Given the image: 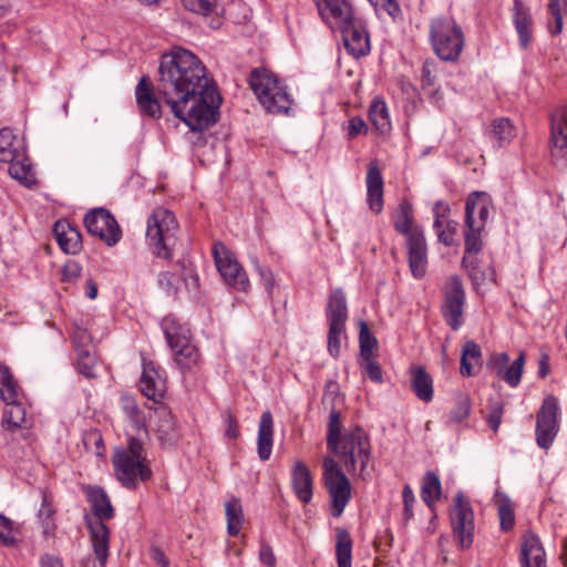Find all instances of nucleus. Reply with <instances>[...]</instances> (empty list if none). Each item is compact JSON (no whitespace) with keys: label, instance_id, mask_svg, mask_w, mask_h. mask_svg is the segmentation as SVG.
Here are the masks:
<instances>
[{"label":"nucleus","instance_id":"a18cd8bd","mask_svg":"<svg viewBox=\"0 0 567 567\" xmlns=\"http://www.w3.org/2000/svg\"><path fill=\"white\" fill-rule=\"evenodd\" d=\"M360 359H369L373 357V349L377 348V338L369 331L364 321L360 322L359 331Z\"/></svg>","mask_w":567,"mask_h":567},{"label":"nucleus","instance_id":"e433bc0d","mask_svg":"<svg viewBox=\"0 0 567 567\" xmlns=\"http://www.w3.org/2000/svg\"><path fill=\"white\" fill-rule=\"evenodd\" d=\"M481 359V349L474 341L464 343L461 355L460 372L463 377H471L475 374L474 364L478 363Z\"/></svg>","mask_w":567,"mask_h":567},{"label":"nucleus","instance_id":"f3484780","mask_svg":"<svg viewBox=\"0 0 567 567\" xmlns=\"http://www.w3.org/2000/svg\"><path fill=\"white\" fill-rule=\"evenodd\" d=\"M347 52L355 59L370 52V38L361 19L354 18L351 23L340 29Z\"/></svg>","mask_w":567,"mask_h":567},{"label":"nucleus","instance_id":"1a4fd4ad","mask_svg":"<svg viewBox=\"0 0 567 567\" xmlns=\"http://www.w3.org/2000/svg\"><path fill=\"white\" fill-rule=\"evenodd\" d=\"M323 482L331 499V515L339 517L351 498V483L332 457L323 458Z\"/></svg>","mask_w":567,"mask_h":567},{"label":"nucleus","instance_id":"338daca9","mask_svg":"<svg viewBox=\"0 0 567 567\" xmlns=\"http://www.w3.org/2000/svg\"><path fill=\"white\" fill-rule=\"evenodd\" d=\"M367 132L368 126L361 117H353L349 121L348 135L350 138Z\"/></svg>","mask_w":567,"mask_h":567},{"label":"nucleus","instance_id":"37998d69","mask_svg":"<svg viewBox=\"0 0 567 567\" xmlns=\"http://www.w3.org/2000/svg\"><path fill=\"white\" fill-rule=\"evenodd\" d=\"M9 408L4 411L2 417V427L4 430H16L22 426L24 422V409L17 402L8 404Z\"/></svg>","mask_w":567,"mask_h":567},{"label":"nucleus","instance_id":"2eb2a0df","mask_svg":"<svg viewBox=\"0 0 567 567\" xmlns=\"http://www.w3.org/2000/svg\"><path fill=\"white\" fill-rule=\"evenodd\" d=\"M465 291L461 279L452 277L444 290V302L441 307L446 324L454 331L463 326V308Z\"/></svg>","mask_w":567,"mask_h":567},{"label":"nucleus","instance_id":"8fccbe9b","mask_svg":"<svg viewBox=\"0 0 567 567\" xmlns=\"http://www.w3.org/2000/svg\"><path fill=\"white\" fill-rule=\"evenodd\" d=\"M517 127L509 118H498V147L508 145L517 136Z\"/></svg>","mask_w":567,"mask_h":567},{"label":"nucleus","instance_id":"09e8293b","mask_svg":"<svg viewBox=\"0 0 567 567\" xmlns=\"http://www.w3.org/2000/svg\"><path fill=\"white\" fill-rule=\"evenodd\" d=\"M121 404L125 414L135 424L137 429L144 426L143 413L140 410L136 400L133 396L128 394H123L121 398Z\"/></svg>","mask_w":567,"mask_h":567},{"label":"nucleus","instance_id":"393cba45","mask_svg":"<svg viewBox=\"0 0 567 567\" xmlns=\"http://www.w3.org/2000/svg\"><path fill=\"white\" fill-rule=\"evenodd\" d=\"M326 316L329 327L346 328L348 320V306L346 295L341 288L331 290L328 297Z\"/></svg>","mask_w":567,"mask_h":567},{"label":"nucleus","instance_id":"f8f14e48","mask_svg":"<svg viewBox=\"0 0 567 567\" xmlns=\"http://www.w3.org/2000/svg\"><path fill=\"white\" fill-rule=\"evenodd\" d=\"M213 256L217 270L225 282L237 290L247 291L250 286L249 279L234 254L224 244L215 243Z\"/></svg>","mask_w":567,"mask_h":567},{"label":"nucleus","instance_id":"bf43d9fd","mask_svg":"<svg viewBox=\"0 0 567 567\" xmlns=\"http://www.w3.org/2000/svg\"><path fill=\"white\" fill-rule=\"evenodd\" d=\"M450 212H451V208L446 203H444L443 200H437L433 207V215H434L433 227H439L440 223H443L444 220L450 219V217H449Z\"/></svg>","mask_w":567,"mask_h":567},{"label":"nucleus","instance_id":"f257e3e1","mask_svg":"<svg viewBox=\"0 0 567 567\" xmlns=\"http://www.w3.org/2000/svg\"><path fill=\"white\" fill-rule=\"evenodd\" d=\"M156 92L192 131L207 130L218 120L220 94L203 62L186 49L174 48L161 56Z\"/></svg>","mask_w":567,"mask_h":567},{"label":"nucleus","instance_id":"f03ea898","mask_svg":"<svg viewBox=\"0 0 567 567\" xmlns=\"http://www.w3.org/2000/svg\"><path fill=\"white\" fill-rule=\"evenodd\" d=\"M91 513L84 514V522L90 533V539L99 564L106 565L110 548V529L104 520L114 517V508L106 492L100 486L84 488Z\"/></svg>","mask_w":567,"mask_h":567},{"label":"nucleus","instance_id":"39448f33","mask_svg":"<svg viewBox=\"0 0 567 567\" xmlns=\"http://www.w3.org/2000/svg\"><path fill=\"white\" fill-rule=\"evenodd\" d=\"M430 41L435 54L446 62L458 59L464 44V33L451 18H437L430 24Z\"/></svg>","mask_w":567,"mask_h":567},{"label":"nucleus","instance_id":"ea45409f","mask_svg":"<svg viewBox=\"0 0 567 567\" xmlns=\"http://www.w3.org/2000/svg\"><path fill=\"white\" fill-rule=\"evenodd\" d=\"M437 66L439 63L434 59H427L421 70L422 89L431 97L439 93V90L435 89Z\"/></svg>","mask_w":567,"mask_h":567},{"label":"nucleus","instance_id":"603ef678","mask_svg":"<svg viewBox=\"0 0 567 567\" xmlns=\"http://www.w3.org/2000/svg\"><path fill=\"white\" fill-rule=\"evenodd\" d=\"M346 333V328L329 327L328 331V351L333 358H338L341 351V336Z\"/></svg>","mask_w":567,"mask_h":567},{"label":"nucleus","instance_id":"052dcab7","mask_svg":"<svg viewBox=\"0 0 567 567\" xmlns=\"http://www.w3.org/2000/svg\"><path fill=\"white\" fill-rule=\"evenodd\" d=\"M470 414V403L466 399L458 401L456 408L451 411L450 421L454 423L462 422Z\"/></svg>","mask_w":567,"mask_h":567},{"label":"nucleus","instance_id":"7c9ffc66","mask_svg":"<svg viewBox=\"0 0 567 567\" xmlns=\"http://www.w3.org/2000/svg\"><path fill=\"white\" fill-rule=\"evenodd\" d=\"M23 144L13 134L12 130L4 127L0 130V162L7 163L23 155Z\"/></svg>","mask_w":567,"mask_h":567},{"label":"nucleus","instance_id":"4468645a","mask_svg":"<svg viewBox=\"0 0 567 567\" xmlns=\"http://www.w3.org/2000/svg\"><path fill=\"white\" fill-rule=\"evenodd\" d=\"M549 156L556 167L567 168V107L550 115Z\"/></svg>","mask_w":567,"mask_h":567},{"label":"nucleus","instance_id":"4be33fe9","mask_svg":"<svg viewBox=\"0 0 567 567\" xmlns=\"http://www.w3.org/2000/svg\"><path fill=\"white\" fill-rule=\"evenodd\" d=\"M512 19L518 35L519 45L526 49L533 40V19L529 8L522 0H514Z\"/></svg>","mask_w":567,"mask_h":567},{"label":"nucleus","instance_id":"423d86ee","mask_svg":"<svg viewBox=\"0 0 567 567\" xmlns=\"http://www.w3.org/2000/svg\"><path fill=\"white\" fill-rule=\"evenodd\" d=\"M489 212L487 206V194L473 192L465 203V252L477 254L482 250V231L485 228Z\"/></svg>","mask_w":567,"mask_h":567},{"label":"nucleus","instance_id":"864d4df0","mask_svg":"<svg viewBox=\"0 0 567 567\" xmlns=\"http://www.w3.org/2000/svg\"><path fill=\"white\" fill-rule=\"evenodd\" d=\"M360 367L371 381L375 383L383 382L381 365L373 359V357H370L369 359H360Z\"/></svg>","mask_w":567,"mask_h":567},{"label":"nucleus","instance_id":"bb28decb","mask_svg":"<svg viewBox=\"0 0 567 567\" xmlns=\"http://www.w3.org/2000/svg\"><path fill=\"white\" fill-rule=\"evenodd\" d=\"M142 393L154 402L159 401L164 394V388L159 374L153 361L143 360V372L140 380Z\"/></svg>","mask_w":567,"mask_h":567},{"label":"nucleus","instance_id":"5701e85b","mask_svg":"<svg viewBox=\"0 0 567 567\" xmlns=\"http://www.w3.org/2000/svg\"><path fill=\"white\" fill-rule=\"evenodd\" d=\"M157 415L156 436L163 446H174L179 440V431L175 416L165 408H158L155 411Z\"/></svg>","mask_w":567,"mask_h":567},{"label":"nucleus","instance_id":"c9c22d12","mask_svg":"<svg viewBox=\"0 0 567 567\" xmlns=\"http://www.w3.org/2000/svg\"><path fill=\"white\" fill-rule=\"evenodd\" d=\"M442 493L441 481L432 471L425 473L421 487V497L427 506H433Z\"/></svg>","mask_w":567,"mask_h":567},{"label":"nucleus","instance_id":"0eeeda50","mask_svg":"<svg viewBox=\"0 0 567 567\" xmlns=\"http://www.w3.org/2000/svg\"><path fill=\"white\" fill-rule=\"evenodd\" d=\"M331 452L340 458L348 473L355 471L357 460L363 472L371 454L369 436L362 427L355 425L338 440V450Z\"/></svg>","mask_w":567,"mask_h":567},{"label":"nucleus","instance_id":"a211bd4d","mask_svg":"<svg viewBox=\"0 0 567 567\" xmlns=\"http://www.w3.org/2000/svg\"><path fill=\"white\" fill-rule=\"evenodd\" d=\"M321 18L333 29H341L355 18L347 0H315Z\"/></svg>","mask_w":567,"mask_h":567},{"label":"nucleus","instance_id":"de8ad7c7","mask_svg":"<svg viewBox=\"0 0 567 567\" xmlns=\"http://www.w3.org/2000/svg\"><path fill=\"white\" fill-rule=\"evenodd\" d=\"M184 8L203 17H210L217 13L216 0H182Z\"/></svg>","mask_w":567,"mask_h":567},{"label":"nucleus","instance_id":"9b49d317","mask_svg":"<svg viewBox=\"0 0 567 567\" xmlns=\"http://www.w3.org/2000/svg\"><path fill=\"white\" fill-rule=\"evenodd\" d=\"M559 431V402L554 395L544 399L536 413V443L543 450H548Z\"/></svg>","mask_w":567,"mask_h":567},{"label":"nucleus","instance_id":"6ab92c4d","mask_svg":"<svg viewBox=\"0 0 567 567\" xmlns=\"http://www.w3.org/2000/svg\"><path fill=\"white\" fill-rule=\"evenodd\" d=\"M409 267L414 278L421 279L427 269V247L423 230L406 238Z\"/></svg>","mask_w":567,"mask_h":567},{"label":"nucleus","instance_id":"72a5a7b5","mask_svg":"<svg viewBox=\"0 0 567 567\" xmlns=\"http://www.w3.org/2000/svg\"><path fill=\"white\" fill-rule=\"evenodd\" d=\"M413 208L409 202L400 204L399 210L394 215V228L398 233L409 238L416 230H422L419 227H413Z\"/></svg>","mask_w":567,"mask_h":567},{"label":"nucleus","instance_id":"9d476101","mask_svg":"<svg viewBox=\"0 0 567 567\" xmlns=\"http://www.w3.org/2000/svg\"><path fill=\"white\" fill-rule=\"evenodd\" d=\"M112 463L117 480L126 488H136L138 482L148 481L153 474L148 461L133 457L128 452H124L122 447L114 451Z\"/></svg>","mask_w":567,"mask_h":567},{"label":"nucleus","instance_id":"473e14b6","mask_svg":"<svg viewBox=\"0 0 567 567\" xmlns=\"http://www.w3.org/2000/svg\"><path fill=\"white\" fill-rule=\"evenodd\" d=\"M336 556L338 567H351L352 538L350 533L342 527L337 528Z\"/></svg>","mask_w":567,"mask_h":567},{"label":"nucleus","instance_id":"4d7b16f0","mask_svg":"<svg viewBox=\"0 0 567 567\" xmlns=\"http://www.w3.org/2000/svg\"><path fill=\"white\" fill-rule=\"evenodd\" d=\"M122 449L124 452H128L133 457L147 461L146 451L144 449L142 441L134 436H130L127 440V446L125 449Z\"/></svg>","mask_w":567,"mask_h":567},{"label":"nucleus","instance_id":"0e129e2a","mask_svg":"<svg viewBox=\"0 0 567 567\" xmlns=\"http://www.w3.org/2000/svg\"><path fill=\"white\" fill-rule=\"evenodd\" d=\"M225 421L227 424L225 435L231 440L237 439L239 436L238 422L229 410L226 412Z\"/></svg>","mask_w":567,"mask_h":567},{"label":"nucleus","instance_id":"cd10ccee","mask_svg":"<svg viewBox=\"0 0 567 567\" xmlns=\"http://www.w3.org/2000/svg\"><path fill=\"white\" fill-rule=\"evenodd\" d=\"M292 487L297 497L305 504L309 503L312 498L313 483L312 476L308 466L297 461L292 467Z\"/></svg>","mask_w":567,"mask_h":567},{"label":"nucleus","instance_id":"5fc2aeb1","mask_svg":"<svg viewBox=\"0 0 567 567\" xmlns=\"http://www.w3.org/2000/svg\"><path fill=\"white\" fill-rule=\"evenodd\" d=\"M548 11L554 20V27H551L550 24L548 25L549 32L551 33V35H558L563 31V14L560 0H549Z\"/></svg>","mask_w":567,"mask_h":567},{"label":"nucleus","instance_id":"13d9d810","mask_svg":"<svg viewBox=\"0 0 567 567\" xmlns=\"http://www.w3.org/2000/svg\"><path fill=\"white\" fill-rule=\"evenodd\" d=\"M175 281V275L169 271L161 272L158 276V284L168 296H175L177 293Z\"/></svg>","mask_w":567,"mask_h":567},{"label":"nucleus","instance_id":"f704fd0d","mask_svg":"<svg viewBox=\"0 0 567 567\" xmlns=\"http://www.w3.org/2000/svg\"><path fill=\"white\" fill-rule=\"evenodd\" d=\"M227 532L230 536H237L244 523L243 507L239 498L231 497L225 504Z\"/></svg>","mask_w":567,"mask_h":567},{"label":"nucleus","instance_id":"2f4dec72","mask_svg":"<svg viewBox=\"0 0 567 567\" xmlns=\"http://www.w3.org/2000/svg\"><path fill=\"white\" fill-rule=\"evenodd\" d=\"M9 164L8 173L11 177L19 181L20 183L31 186L35 183V176L32 171V165L23 151V155L13 161H8Z\"/></svg>","mask_w":567,"mask_h":567},{"label":"nucleus","instance_id":"4c0bfd02","mask_svg":"<svg viewBox=\"0 0 567 567\" xmlns=\"http://www.w3.org/2000/svg\"><path fill=\"white\" fill-rule=\"evenodd\" d=\"M0 398L7 404L18 401V388L9 367L0 364Z\"/></svg>","mask_w":567,"mask_h":567},{"label":"nucleus","instance_id":"49530a36","mask_svg":"<svg viewBox=\"0 0 567 567\" xmlns=\"http://www.w3.org/2000/svg\"><path fill=\"white\" fill-rule=\"evenodd\" d=\"M525 365V353L520 352L519 355L513 361V363L502 374L503 380L511 385L516 388L522 379V374Z\"/></svg>","mask_w":567,"mask_h":567},{"label":"nucleus","instance_id":"a878e982","mask_svg":"<svg viewBox=\"0 0 567 567\" xmlns=\"http://www.w3.org/2000/svg\"><path fill=\"white\" fill-rule=\"evenodd\" d=\"M53 234L63 251L78 254L82 249V236L78 228L65 220H59L53 225Z\"/></svg>","mask_w":567,"mask_h":567},{"label":"nucleus","instance_id":"7ed1b4c3","mask_svg":"<svg viewBox=\"0 0 567 567\" xmlns=\"http://www.w3.org/2000/svg\"><path fill=\"white\" fill-rule=\"evenodd\" d=\"M249 85L268 113L289 115L293 100L287 91V85L274 72L266 68L252 69Z\"/></svg>","mask_w":567,"mask_h":567},{"label":"nucleus","instance_id":"680f3d73","mask_svg":"<svg viewBox=\"0 0 567 567\" xmlns=\"http://www.w3.org/2000/svg\"><path fill=\"white\" fill-rule=\"evenodd\" d=\"M91 336L85 329L78 328L73 334V342L79 353L80 349H91Z\"/></svg>","mask_w":567,"mask_h":567},{"label":"nucleus","instance_id":"a19ab883","mask_svg":"<svg viewBox=\"0 0 567 567\" xmlns=\"http://www.w3.org/2000/svg\"><path fill=\"white\" fill-rule=\"evenodd\" d=\"M369 118L375 128L385 132L390 128L388 107L383 101H374L369 110Z\"/></svg>","mask_w":567,"mask_h":567},{"label":"nucleus","instance_id":"412c9836","mask_svg":"<svg viewBox=\"0 0 567 567\" xmlns=\"http://www.w3.org/2000/svg\"><path fill=\"white\" fill-rule=\"evenodd\" d=\"M135 96L138 110L142 114L152 118L161 117L162 107L158 97H162L158 94H155L154 85L147 75L140 79V82L136 85Z\"/></svg>","mask_w":567,"mask_h":567},{"label":"nucleus","instance_id":"dca6fc26","mask_svg":"<svg viewBox=\"0 0 567 567\" xmlns=\"http://www.w3.org/2000/svg\"><path fill=\"white\" fill-rule=\"evenodd\" d=\"M451 524L454 538L462 548H468L473 543V511L463 493L458 492L455 497V505L451 513Z\"/></svg>","mask_w":567,"mask_h":567},{"label":"nucleus","instance_id":"c756f323","mask_svg":"<svg viewBox=\"0 0 567 567\" xmlns=\"http://www.w3.org/2000/svg\"><path fill=\"white\" fill-rule=\"evenodd\" d=\"M411 389L423 402H431L433 399V379L422 365H412L410 368Z\"/></svg>","mask_w":567,"mask_h":567},{"label":"nucleus","instance_id":"c85d7f7f","mask_svg":"<svg viewBox=\"0 0 567 567\" xmlns=\"http://www.w3.org/2000/svg\"><path fill=\"white\" fill-rule=\"evenodd\" d=\"M274 443V420L270 411H265L259 421L257 452L261 461H268Z\"/></svg>","mask_w":567,"mask_h":567},{"label":"nucleus","instance_id":"6e6552de","mask_svg":"<svg viewBox=\"0 0 567 567\" xmlns=\"http://www.w3.org/2000/svg\"><path fill=\"white\" fill-rule=\"evenodd\" d=\"M163 330L168 346L175 353V361L184 372L195 367L199 359L197 348L190 342L189 329L178 324L173 318H165Z\"/></svg>","mask_w":567,"mask_h":567},{"label":"nucleus","instance_id":"79ce46f5","mask_svg":"<svg viewBox=\"0 0 567 567\" xmlns=\"http://www.w3.org/2000/svg\"><path fill=\"white\" fill-rule=\"evenodd\" d=\"M498 518L501 529L503 532H511L515 526V511L512 502L506 497L498 494Z\"/></svg>","mask_w":567,"mask_h":567},{"label":"nucleus","instance_id":"20e7f679","mask_svg":"<svg viewBox=\"0 0 567 567\" xmlns=\"http://www.w3.org/2000/svg\"><path fill=\"white\" fill-rule=\"evenodd\" d=\"M178 224L174 214L163 207L153 210L147 219L146 238L154 255L171 259Z\"/></svg>","mask_w":567,"mask_h":567},{"label":"nucleus","instance_id":"c03bdc74","mask_svg":"<svg viewBox=\"0 0 567 567\" xmlns=\"http://www.w3.org/2000/svg\"><path fill=\"white\" fill-rule=\"evenodd\" d=\"M341 413L337 410H332L329 415L328 423V435H327V445L330 451L338 450V440L341 436Z\"/></svg>","mask_w":567,"mask_h":567},{"label":"nucleus","instance_id":"69168bd1","mask_svg":"<svg viewBox=\"0 0 567 567\" xmlns=\"http://www.w3.org/2000/svg\"><path fill=\"white\" fill-rule=\"evenodd\" d=\"M259 559L262 564L268 567H274L276 565V557L272 551V548L269 544L262 542L259 550Z\"/></svg>","mask_w":567,"mask_h":567},{"label":"nucleus","instance_id":"ddd939ff","mask_svg":"<svg viewBox=\"0 0 567 567\" xmlns=\"http://www.w3.org/2000/svg\"><path fill=\"white\" fill-rule=\"evenodd\" d=\"M84 226L89 234L99 237L110 247L122 238V230L115 217L103 207L91 209L84 217Z\"/></svg>","mask_w":567,"mask_h":567},{"label":"nucleus","instance_id":"b1692460","mask_svg":"<svg viewBox=\"0 0 567 567\" xmlns=\"http://www.w3.org/2000/svg\"><path fill=\"white\" fill-rule=\"evenodd\" d=\"M367 192L370 209L379 214L383 209V178L375 162H370L367 173Z\"/></svg>","mask_w":567,"mask_h":567},{"label":"nucleus","instance_id":"6e6d98bb","mask_svg":"<svg viewBox=\"0 0 567 567\" xmlns=\"http://www.w3.org/2000/svg\"><path fill=\"white\" fill-rule=\"evenodd\" d=\"M13 523L4 515L0 514V544L4 546H12L16 538L12 535Z\"/></svg>","mask_w":567,"mask_h":567},{"label":"nucleus","instance_id":"3c124183","mask_svg":"<svg viewBox=\"0 0 567 567\" xmlns=\"http://www.w3.org/2000/svg\"><path fill=\"white\" fill-rule=\"evenodd\" d=\"M95 357L92 354L91 349H80L78 353V369L81 374L86 378L95 377Z\"/></svg>","mask_w":567,"mask_h":567},{"label":"nucleus","instance_id":"e2e57ef3","mask_svg":"<svg viewBox=\"0 0 567 567\" xmlns=\"http://www.w3.org/2000/svg\"><path fill=\"white\" fill-rule=\"evenodd\" d=\"M81 266L73 260L68 261L62 269V281H73L81 275Z\"/></svg>","mask_w":567,"mask_h":567},{"label":"nucleus","instance_id":"aec40b11","mask_svg":"<svg viewBox=\"0 0 567 567\" xmlns=\"http://www.w3.org/2000/svg\"><path fill=\"white\" fill-rule=\"evenodd\" d=\"M522 567H547V558L540 538L533 532L524 534L520 545Z\"/></svg>","mask_w":567,"mask_h":567},{"label":"nucleus","instance_id":"774afa93","mask_svg":"<svg viewBox=\"0 0 567 567\" xmlns=\"http://www.w3.org/2000/svg\"><path fill=\"white\" fill-rule=\"evenodd\" d=\"M150 557L161 567H168L169 560L165 553L158 546H151L148 549Z\"/></svg>","mask_w":567,"mask_h":567},{"label":"nucleus","instance_id":"58836bf2","mask_svg":"<svg viewBox=\"0 0 567 567\" xmlns=\"http://www.w3.org/2000/svg\"><path fill=\"white\" fill-rule=\"evenodd\" d=\"M433 228L440 244L446 247L460 245V239L457 237L458 223L456 220L446 219L443 223H440L439 227Z\"/></svg>","mask_w":567,"mask_h":567}]
</instances>
